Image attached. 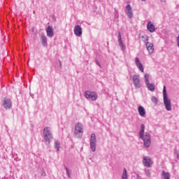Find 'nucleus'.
I'll return each mask as SVG.
<instances>
[{
    "instance_id": "f257e3e1",
    "label": "nucleus",
    "mask_w": 179,
    "mask_h": 179,
    "mask_svg": "<svg viewBox=\"0 0 179 179\" xmlns=\"http://www.w3.org/2000/svg\"><path fill=\"white\" fill-rule=\"evenodd\" d=\"M141 128V129L139 132V136L143 141L144 146L145 148H149L152 142L150 140V134L148 132L145 133V124H142Z\"/></svg>"
},
{
    "instance_id": "f03ea898",
    "label": "nucleus",
    "mask_w": 179,
    "mask_h": 179,
    "mask_svg": "<svg viewBox=\"0 0 179 179\" xmlns=\"http://www.w3.org/2000/svg\"><path fill=\"white\" fill-rule=\"evenodd\" d=\"M164 103L167 111H171V101L167 97V92L166 91V86H164Z\"/></svg>"
},
{
    "instance_id": "7ed1b4c3",
    "label": "nucleus",
    "mask_w": 179,
    "mask_h": 179,
    "mask_svg": "<svg viewBox=\"0 0 179 179\" xmlns=\"http://www.w3.org/2000/svg\"><path fill=\"white\" fill-rule=\"evenodd\" d=\"M43 136L45 142L50 143L51 142V139H52V134L51 133V130H50V127H45L43 129Z\"/></svg>"
},
{
    "instance_id": "20e7f679",
    "label": "nucleus",
    "mask_w": 179,
    "mask_h": 179,
    "mask_svg": "<svg viewBox=\"0 0 179 179\" xmlns=\"http://www.w3.org/2000/svg\"><path fill=\"white\" fill-rule=\"evenodd\" d=\"M75 134L78 138H80L83 135V127L80 123L76 124Z\"/></svg>"
},
{
    "instance_id": "39448f33",
    "label": "nucleus",
    "mask_w": 179,
    "mask_h": 179,
    "mask_svg": "<svg viewBox=\"0 0 179 179\" xmlns=\"http://www.w3.org/2000/svg\"><path fill=\"white\" fill-rule=\"evenodd\" d=\"M85 97L86 99H90L92 101H96L97 100V93L95 92H85Z\"/></svg>"
},
{
    "instance_id": "423d86ee",
    "label": "nucleus",
    "mask_w": 179,
    "mask_h": 179,
    "mask_svg": "<svg viewBox=\"0 0 179 179\" xmlns=\"http://www.w3.org/2000/svg\"><path fill=\"white\" fill-rule=\"evenodd\" d=\"M96 142H97L96 140V134H92L90 138V147L92 152H96Z\"/></svg>"
},
{
    "instance_id": "0eeeda50",
    "label": "nucleus",
    "mask_w": 179,
    "mask_h": 179,
    "mask_svg": "<svg viewBox=\"0 0 179 179\" xmlns=\"http://www.w3.org/2000/svg\"><path fill=\"white\" fill-rule=\"evenodd\" d=\"M133 83L136 89L141 87V79L139 78V76L135 75L133 76Z\"/></svg>"
},
{
    "instance_id": "6e6552de",
    "label": "nucleus",
    "mask_w": 179,
    "mask_h": 179,
    "mask_svg": "<svg viewBox=\"0 0 179 179\" xmlns=\"http://www.w3.org/2000/svg\"><path fill=\"white\" fill-rule=\"evenodd\" d=\"M74 34H76L77 37H80V36H82V27L76 25L74 28Z\"/></svg>"
},
{
    "instance_id": "1a4fd4ad",
    "label": "nucleus",
    "mask_w": 179,
    "mask_h": 179,
    "mask_svg": "<svg viewBox=\"0 0 179 179\" xmlns=\"http://www.w3.org/2000/svg\"><path fill=\"white\" fill-rule=\"evenodd\" d=\"M143 163L145 167H151L152 166V160H150L149 157H144Z\"/></svg>"
},
{
    "instance_id": "9d476101",
    "label": "nucleus",
    "mask_w": 179,
    "mask_h": 179,
    "mask_svg": "<svg viewBox=\"0 0 179 179\" xmlns=\"http://www.w3.org/2000/svg\"><path fill=\"white\" fill-rule=\"evenodd\" d=\"M147 47V50L148 51L149 54H153L155 51V48L153 47V43L147 42L145 44Z\"/></svg>"
},
{
    "instance_id": "9b49d317",
    "label": "nucleus",
    "mask_w": 179,
    "mask_h": 179,
    "mask_svg": "<svg viewBox=\"0 0 179 179\" xmlns=\"http://www.w3.org/2000/svg\"><path fill=\"white\" fill-rule=\"evenodd\" d=\"M126 13L130 19L133 17L134 13H132V8L131 7V5L129 4L126 6Z\"/></svg>"
},
{
    "instance_id": "f8f14e48",
    "label": "nucleus",
    "mask_w": 179,
    "mask_h": 179,
    "mask_svg": "<svg viewBox=\"0 0 179 179\" xmlns=\"http://www.w3.org/2000/svg\"><path fill=\"white\" fill-rule=\"evenodd\" d=\"M3 106L5 108H10V107H12V102L10 101V99L5 98Z\"/></svg>"
},
{
    "instance_id": "ddd939ff",
    "label": "nucleus",
    "mask_w": 179,
    "mask_h": 179,
    "mask_svg": "<svg viewBox=\"0 0 179 179\" xmlns=\"http://www.w3.org/2000/svg\"><path fill=\"white\" fill-rule=\"evenodd\" d=\"M135 61H136V66L138 68L141 72L143 73L144 71L143 65L142 64V63H141V61H139V57H136Z\"/></svg>"
},
{
    "instance_id": "4468645a",
    "label": "nucleus",
    "mask_w": 179,
    "mask_h": 179,
    "mask_svg": "<svg viewBox=\"0 0 179 179\" xmlns=\"http://www.w3.org/2000/svg\"><path fill=\"white\" fill-rule=\"evenodd\" d=\"M147 29L150 33H155V31L156 30L155 28V25L153 24V23H152V22H149L148 23Z\"/></svg>"
},
{
    "instance_id": "2eb2a0df",
    "label": "nucleus",
    "mask_w": 179,
    "mask_h": 179,
    "mask_svg": "<svg viewBox=\"0 0 179 179\" xmlns=\"http://www.w3.org/2000/svg\"><path fill=\"white\" fill-rule=\"evenodd\" d=\"M46 33L48 37H52L54 36V29L52 27L48 26L46 29Z\"/></svg>"
},
{
    "instance_id": "dca6fc26",
    "label": "nucleus",
    "mask_w": 179,
    "mask_h": 179,
    "mask_svg": "<svg viewBox=\"0 0 179 179\" xmlns=\"http://www.w3.org/2000/svg\"><path fill=\"white\" fill-rule=\"evenodd\" d=\"M138 113L141 117H145V115H146V110H145V108H143V106L138 107Z\"/></svg>"
},
{
    "instance_id": "f3484780",
    "label": "nucleus",
    "mask_w": 179,
    "mask_h": 179,
    "mask_svg": "<svg viewBox=\"0 0 179 179\" xmlns=\"http://www.w3.org/2000/svg\"><path fill=\"white\" fill-rule=\"evenodd\" d=\"M147 87L148 90H150V92H155V84L146 83Z\"/></svg>"
},
{
    "instance_id": "a211bd4d",
    "label": "nucleus",
    "mask_w": 179,
    "mask_h": 179,
    "mask_svg": "<svg viewBox=\"0 0 179 179\" xmlns=\"http://www.w3.org/2000/svg\"><path fill=\"white\" fill-rule=\"evenodd\" d=\"M162 176L164 179H170V173L162 171Z\"/></svg>"
},
{
    "instance_id": "6ab92c4d",
    "label": "nucleus",
    "mask_w": 179,
    "mask_h": 179,
    "mask_svg": "<svg viewBox=\"0 0 179 179\" xmlns=\"http://www.w3.org/2000/svg\"><path fill=\"white\" fill-rule=\"evenodd\" d=\"M122 179H128V173L127 172V169H123V173L122 175Z\"/></svg>"
},
{
    "instance_id": "aec40b11",
    "label": "nucleus",
    "mask_w": 179,
    "mask_h": 179,
    "mask_svg": "<svg viewBox=\"0 0 179 179\" xmlns=\"http://www.w3.org/2000/svg\"><path fill=\"white\" fill-rule=\"evenodd\" d=\"M141 41H148L149 40V37L147 35H143L140 36Z\"/></svg>"
},
{
    "instance_id": "412c9836",
    "label": "nucleus",
    "mask_w": 179,
    "mask_h": 179,
    "mask_svg": "<svg viewBox=\"0 0 179 179\" xmlns=\"http://www.w3.org/2000/svg\"><path fill=\"white\" fill-rule=\"evenodd\" d=\"M118 41H119V44L120 47H124V45L122 44V39L121 38V33L119 32L118 34Z\"/></svg>"
},
{
    "instance_id": "4be33fe9",
    "label": "nucleus",
    "mask_w": 179,
    "mask_h": 179,
    "mask_svg": "<svg viewBox=\"0 0 179 179\" xmlns=\"http://www.w3.org/2000/svg\"><path fill=\"white\" fill-rule=\"evenodd\" d=\"M61 145V143H59V141H57L55 143V149H57V151L59 152V146Z\"/></svg>"
},
{
    "instance_id": "5701e85b",
    "label": "nucleus",
    "mask_w": 179,
    "mask_h": 179,
    "mask_svg": "<svg viewBox=\"0 0 179 179\" xmlns=\"http://www.w3.org/2000/svg\"><path fill=\"white\" fill-rule=\"evenodd\" d=\"M41 40H42L43 44H47V37H45L44 36H41Z\"/></svg>"
},
{
    "instance_id": "b1692460",
    "label": "nucleus",
    "mask_w": 179,
    "mask_h": 179,
    "mask_svg": "<svg viewBox=\"0 0 179 179\" xmlns=\"http://www.w3.org/2000/svg\"><path fill=\"white\" fill-rule=\"evenodd\" d=\"M145 83H149V74L148 73L145 74Z\"/></svg>"
},
{
    "instance_id": "393cba45",
    "label": "nucleus",
    "mask_w": 179,
    "mask_h": 179,
    "mask_svg": "<svg viewBox=\"0 0 179 179\" xmlns=\"http://www.w3.org/2000/svg\"><path fill=\"white\" fill-rule=\"evenodd\" d=\"M152 101L154 103V104H157V98H156V96H153L152 98Z\"/></svg>"
},
{
    "instance_id": "a878e982",
    "label": "nucleus",
    "mask_w": 179,
    "mask_h": 179,
    "mask_svg": "<svg viewBox=\"0 0 179 179\" xmlns=\"http://www.w3.org/2000/svg\"><path fill=\"white\" fill-rule=\"evenodd\" d=\"M66 169V174L68 176L69 178H71V173H69V169H68V167H65Z\"/></svg>"
},
{
    "instance_id": "bb28decb",
    "label": "nucleus",
    "mask_w": 179,
    "mask_h": 179,
    "mask_svg": "<svg viewBox=\"0 0 179 179\" xmlns=\"http://www.w3.org/2000/svg\"><path fill=\"white\" fill-rule=\"evenodd\" d=\"M97 64L100 66V63L98 62Z\"/></svg>"
},
{
    "instance_id": "cd10ccee",
    "label": "nucleus",
    "mask_w": 179,
    "mask_h": 179,
    "mask_svg": "<svg viewBox=\"0 0 179 179\" xmlns=\"http://www.w3.org/2000/svg\"><path fill=\"white\" fill-rule=\"evenodd\" d=\"M166 0H162V2H164Z\"/></svg>"
},
{
    "instance_id": "c85d7f7f",
    "label": "nucleus",
    "mask_w": 179,
    "mask_h": 179,
    "mask_svg": "<svg viewBox=\"0 0 179 179\" xmlns=\"http://www.w3.org/2000/svg\"><path fill=\"white\" fill-rule=\"evenodd\" d=\"M142 1H145V0H142Z\"/></svg>"
}]
</instances>
